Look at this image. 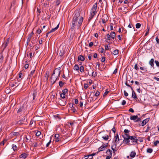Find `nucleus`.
<instances>
[{
    "label": "nucleus",
    "instance_id": "c85d7f7f",
    "mask_svg": "<svg viewBox=\"0 0 159 159\" xmlns=\"http://www.w3.org/2000/svg\"><path fill=\"white\" fill-rule=\"evenodd\" d=\"M74 69L76 71H78L79 69V67L78 65H75L74 67Z\"/></svg>",
    "mask_w": 159,
    "mask_h": 159
},
{
    "label": "nucleus",
    "instance_id": "72a5a7b5",
    "mask_svg": "<svg viewBox=\"0 0 159 159\" xmlns=\"http://www.w3.org/2000/svg\"><path fill=\"white\" fill-rule=\"evenodd\" d=\"M112 53L114 55H117L119 53V51L117 49H116V50L114 51Z\"/></svg>",
    "mask_w": 159,
    "mask_h": 159
},
{
    "label": "nucleus",
    "instance_id": "58836bf2",
    "mask_svg": "<svg viewBox=\"0 0 159 159\" xmlns=\"http://www.w3.org/2000/svg\"><path fill=\"white\" fill-rule=\"evenodd\" d=\"M35 71V69L33 70H32L31 72L30 73V74L29 75V76H30V77L32 76L33 75V74L34 73V72Z\"/></svg>",
    "mask_w": 159,
    "mask_h": 159
},
{
    "label": "nucleus",
    "instance_id": "423d86ee",
    "mask_svg": "<svg viewBox=\"0 0 159 159\" xmlns=\"http://www.w3.org/2000/svg\"><path fill=\"white\" fill-rule=\"evenodd\" d=\"M66 102L65 99H60L58 101V104L61 106H64L66 104Z\"/></svg>",
    "mask_w": 159,
    "mask_h": 159
},
{
    "label": "nucleus",
    "instance_id": "aec40b11",
    "mask_svg": "<svg viewBox=\"0 0 159 159\" xmlns=\"http://www.w3.org/2000/svg\"><path fill=\"white\" fill-rule=\"evenodd\" d=\"M136 154V153L134 151H132L131 152L130 154V157L132 158H133L135 157Z\"/></svg>",
    "mask_w": 159,
    "mask_h": 159
},
{
    "label": "nucleus",
    "instance_id": "052dcab7",
    "mask_svg": "<svg viewBox=\"0 0 159 159\" xmlns=\"http://www.w3.org/2000/svg\"><path fill=\"white\" fill-rule=\"evenodd\" d=\"M147 29H148V31L146 32V33L145 34V36H147L148 34L149 33V29L148 28H148H147Z\"/></svg>",
    "mask_w": 159,
    "mask_h": 159
},
{
    "label": "nucleus",
    "instance_id": "2f4dec72",
    "mask_svg": "<svg viewBox=\"0 0 159 159\" xmlns=\"http://www.w3.org/2000/svg\"><path fill=\"white\" fill-rule=\"evenodd\" d=\"M118 142H115L114 141V142L113 143V145H112L111 146V148H116V144H117Z\"/></svg>",
    "mask_w": 159,
    "mask_h": 159
},
{
    "label": "nucleus",
    "instance_id": "c03bdc74",
    "mask_svg": "<svg viewBox=\"0 0 159 159\" xmlns=\"http://www.w3.org/2000/svg\"><path fill=\"white\" fill-rule=\"evenodd\" d=\"M62 92L63 93L65 94L66 93H67L68 92V89H65L64 90H62Z\"/></svg>",
    "mask_w": 159,
    "mask_h": 159
},
{
    "label": "nucleus",
    "instance_id": "1a4fd4ad",
    "mask_svg": "<svg viewBox=\"0 0 159 159\" xmlns=\"http://www.w3.org/2000/svg\"><path fill=\"white\" fill-rule=\"evenodd\" d=\"M108 143L104 144L102 146L99 147L98 149V152H100L103 151L105 149V148L107 147Z\"/></svg>",
    "mask_w": 159,
    "mask_h": 159
},
{
    "label": "nucleus",
    "instance_id": "5701e85b",
    "mask_svg": "<svg viewBox=\"0 0 159 159\" xmlns=\"http://www.w3.org/2000/svg\"><path fill=\"white\" fill-rule=\"evenodd\" d=\"M105 19H106V20H108V17L106 14H104L102 16V20H105Z\"/></svg>",
    "mask_w": 159,
    "mask_h": 159
},
{
    "label": "nucleus",
    "instance_id": "412c9836",
    "mask_svg": "<svg viewBox=\"0 0 159 159\" xmlns=\"http://www.w3.org/2000/svg\"><path fill=\"white\" fill-rule=\"evenodd\" d=\"M102 137L105 141L109 139V136L107 134L102 135Z\"/></svg>",
    "mask_w": 159,
    "mask_h": 159
},
{
    "label": "nucleus",
    "instance_id": "6ab92c4d",
    "mask_svg": "<svg viewBox=\"0 0 159 159\" xmlns=\"http://www.w3.org/2000/svg\"><path fill=\"white\" fill-rule=\"evenodd\" d=\"M28 154L24 153L21 154L20 156V158H22L23 159H25L27 157Z\"/></svg>",
    "mask_w": 159,
    "mask_h": 159
},
{
    "label": "nucleus",
    "instance_id": "f257e3e1",
    "mask_svg": "<svg viewBox=\"0 0 159 159\" xmlns=\"http://www.w3.org/2000/svg\"><path fill=\"white\" fill-rule=\"evenodd\" d=\"M83 20H72V22L70 30L73 31L75 28L77 27L79 28L81 25Z\"/></svg>",
    "mask_w": 159,
    "mask_h": 159
},
{
    "label": "nucleus",
    "instance_id": "864d4df0",
    "mask_svg": "<svg viewBox=\"0 0 159 159\" xmlns=\"http://www.w3.org/2000/svg\"><path fill=\"white\" fill-rule=\"evenodd\" d=\"M99 50L100 52L101 53H103L105 52V51H104V49L102 48H100Z\"/></svg>",
    "mask_w": 159,
    "mask_h": 159
},
{
    "label": "nucleus",
    "instance_id": "a19ab883",
    "mask_svg": "<svg viewBox=\"0 0 159 159\" xmlns=\"http://www.w3.org/2000/svg\"><path fill=\"white\" fill-rule=\"evenodd\" d=\"M141 24L139 23H137L136 25V28L137 29H139L141 27Z\"/></svg>",
    "mask_w": 159,
    "mask_h": 159
},
{
    "label": "nucleus",
    "instance_id": "49530a36",
    "mask_svg": "<svg viewBox=\"0 0 159 159\" xmlns=\"http://www.w3.org/2000/svg\"><path fill=\"white\" fill-rule=\"evenodd\" d=\"M61 2V0H57L56 2V4L57 6H58Z\"/></svg>",
    "mask_w": 159,
    "mask_h": 159
},
{
    "label": "nucleus",
    "instance_id": "09e8293b",
    "mask_svg": "<svg viewBox=\"0 0 159 159\" xmlns=\"http://www.w3.org/2000/svg\"><path fill=\"white\" fill-rule=\"evenodd\" d=\"M134 68L136 70H139V67H138V64L136 63L135 65H134Z\"/></svg>",
    "mask_w": 159,
    "mask_h": 159
},
{
    "label": "nucleus",
    "instance_id": "e433bc0d",
    "mask_svg": "<svg viewBox=\"0 0 159 159\" xmlns=\"http://www.w3.org/2000/svg\"><path fill=\"white\" fill-rule=\"evenodd\" d=\"M153 151V150L151 148H148L147 150V152L148 153H151Z\"/></svg>",
    "mask_w": 159,
    "mask_h": 159
},
{
    "label": "nucleus",
    "instance_id": "13d9d810",
    "mask_svg": "<svg viewBox=\"0 0 159 159\" xmlns=\"http://www.w3.org/2000/svg\"><path fill=\"white\" fill-rule=\"evenodd\" d=\"M159 143V141L157 140L154 143V145L155 146H157V144Z\"/></svg>",
    "mask_w": 159,
    "mask_h": 159
},
{
    "label": "nucleus",
    "instance_id": "bf43d9fd",
    "mask_svg": "<svg viewBox=\"0 0 159 159\" xmlns=\"http://www.w3.org/2000/svg\"><path fill=\"white\" fill-rule=\"evenodd\" d=\"M155 63L156 64L157 66V67H159V62L158 61L155 60Z\"/></svg>",
    "mask_w": 159,
    "mask_h": 159
},
{
    "label": "nucleus",
    "instance_id": "a878e982",
    "mask_svg": "<svg viewBox=\"0 0 159 159\" xmlns=\"http://www.w3.org/2000/svg\"><path fill=\"white\" fill-rule=\"evenodd\" d=\"M9 43V40H7V42H5L2 45V47H3L4 49H5Z\"/></svg>",
    "mask_w": 159,
    "mask_h": 159
},
{
    "label": "nucleus",
    "instance_id": "37998d69",
    "mask_svg": "<svg viewBox=\"0 0 159 159\" xmlns=\"http://www.w3.org/2000/svg\"><path fill=\"white\" fill-rule=\"evenodd\" d=\"M41 8L40 7H38L37 9V12H38V14H39L40 13H41Z\"/></svg>",
    "mask_w": 159,
    "mask_h": 159
},
{
    "label": "nucleus",
    "instance_id": "a211bd4d",
    "mask_svg": "<svg viewBox=\"0 0 159 159\" xmlns=\"http://www.w3.org/2000/svg\"><path fill=\"white\" fill-rule=\"evenodd\" d=\"M59 23L57 25L56 27H55L54 28H52V29L50 31H49V33H51L56 30L59 27Z\"/></svg>",
    "mask_w": 159,
    "mask_h": 159
},
{
    "label": "nucleus",
    "instance_id": "f704fd0d",
    "mask_svg": "<svg viewBox=\"0 0 159 159\" xmlns=\"http://www.w3.org/2000/svg\"><path fill=\"white\" fill-rule=\"evenodd\" d=\"M7 140L6 139H4L3 141L0 143V146H3L4 145L5 143L6 142Z\"/></svg>",
    "mask_w": 159,
    "mask_h": 159
},
{
    "label": "nucleus",
    "instance_id": "473e14b6",
    "mask_svg": "<svg viewBox=\"0 0 159 159\" xmlns=\"http://www.w3.org/2000/svg\"><path fill=\"white\" fill-rule=\"evenodd\" d=\"M79 70L82 73L84 71V67L83 66H81L80 68H79Z\"/></svg>",
    "mask_w": 159,
    "mask_h": 159
},
{
    "label": "nucleus",
    "instance_id": "f3484780",
    "mask_svg": "<svg viewBox=\"0 0 159 159\" xmlns=\"http://www.w3.org/2000/svg\"><path fill=\"white\" fill-rule=\"evenodd\" d=\"M124 132L125 133L123 135H124V136H125V135L126 136H130L129 134V133L130 132V131L128 129H125L124 130Z\"/></svg>",
    "mask_w": 159,
    "mask_h": 159
},
{
    "label": "nucleus",
    "instance_id": "de8ad7c7",
    "mask_svg": "<svg viewBox=\"0 0 159 159\" xmlns=\"http://www.w3.org/2000/svg\"><path fill=\"white\" fill-rule=\"evenodd\" d=\"M110 155L107 156L106 157V159H110V158L111 157V156H112V153H111V152L110 153Z\"/></svg>",
    "mask_w": 159,
    "mask_h": 159
},
{
    "label": "nucleus",
    "instance_id": "4d7b16f0",
    "mask_svg": "<svg viewBox=\"0 0 159 159\" xmlns=\"http://www.w3.org/2000/svg\"><path fill=\"white\" fill-rule=\"evenodd\" d=\"M109 91H107V90L104 93L103 95V97H105L109 93Z\"/></svg>",
    "mask_w": 159,
    "mask_h": 159
},
{
    "label": "nucleus",
    "instance_id": "4be33fe9",
    "mask_svg": "<svg viewBox=\"0 0 159 159\" xmlns=\"http://www.w3.org/2000/svg\"><path fill=\"white\" fill-rule=\"evenodd\" d=\"M12 148L14 151H17L18 150V148L16 145L13 144L12 145Z\"/></svg>",
    "mask_w": 159,
    "mask_h": 159
},
{
    "label": "nucleus",
    "instance_id": "69168bd1",
    "mask_svg": "<svg viewBox=\"0 0 159 159\" xmlns=\"http://www.w3.org/2000/svg\"><path fill=\"white\" fill-rule=\"evenodd\" d=\"M34 34V33L32 32L28 36V37L31 38L32 36Z\"/></svg>",
    "mask_w": 159,
    "mask_h": 159
},
{
    "label": "nucleus",
    "instance_id": "6e6d98bb",
    "mask_svg": "<svg viewBox=\"0 0 159 159\" xmlns=\"http://www.w3.org/2000/svg\"><path fill=\"white\" fill-rule=\"evenodd\" d=\"M147 128L145 131V132H148L149 130V129H150V127H149V125H147Z\"/></svg>",
    "mask_w": 159,
    "mask_h": 159
},
{
    "label": "nucleus",
    "instance_id": "774afa93",
    "mask_svg": "<svg viewBox=\"0 0 159 159\" xmlns=\"http://www.w3.org/2000/svg\"><path fill=\"white\" fill-rule=\"evenodd\" d=\"M156 40L157 42V43L159 44V39L158 38V36L156 37Z\"/></svg>",
    "mask_w": 159,
    "mask_h": 159
},
{
    "label": "nucleus",
    "instance_id": "c9c22d12",
    "mask_svg": "<svg viewBox=\"0 0 159 159\" xmlns=\"http://www.w3.org/2000/svg\"><path fill=\"white\" fill-rule=\"evenodd\" d=\"M45 77L46 78V80H47L49 77V72L48 71L46 72Z\"/></svg>",
    "mask_w": 159,
    "mask_h": 159
},
{
    "label": "nucleus",
    "instance_id": "9d476101",
    "mask_svg": "<svg viewBox=\"0 0 159 159\" xmlns=\"http://www.w3.org/2000/svg\"><path fill=\"white\" fill-rule=\"evenodd\" d=\"M123 137L124 139L123 142L126 144L129 143L130 140V136L125 137V136H124V135H123Z\"/></svg>",
    "mask_w": 159,
    "mask_h": 159
},
{
    "label": "nucleus",
    "instance_id": "7ed1b4c3",
    "mask_svg": "<svg viewBox=\"0 0 159 159\" xmlns=\"http://www.w3.org/2000/svg\"><path fill=\"white\" fill-rule=\"evenodd\" d=\"M130 140V144L131 145H135L136 144L138 143V139H137L135 136H131Z\"/></svg>",
    "mask_w": 159,
    "mask_h": 159
},
{
    "label": "nucleus",
    "instance_id": "9b49d317",
    "mask_svg": "<svg viewBox=\"0 0 159 159\" xmlns=\"http://www.w3.org/2000/svg\"><path fill=\"white\" fill-rule=\"evenodd\" d=\"M18 81V80H17V82H16V80H15V81L13 82L14 84L15 87V88L18 87L19 88H22L23 87V85L21 83L18 84L17 82Z\"/></svg>",
    "mask_w": 159,
    "mask_h": 159
},
{
    "label": "nucleus",
    "instance_id": "2eb2a0df",
    "mask_svg": "<svg viewBox=\"0 0 159 159\" xmlns=\"http://www.w3.org/2000/svg\"><path fill=\"white\" fill-rule=\"evenodd\" d=\"M132 97L135 100L138 99V98H137V96L136 95V93L134 92L133 89L132 90Z\"/></svg>",
    "mask_w": 159,
    "mask_h": 159
},
{
    "label": "nucleus",
    "instance_id": "393cba45",
    "mask_svg": "<svg viewBox=\"0 0 159 159\" xmlns=\"http://www.w3.org/2000/svg\"><path fill=\"white\" fill-rule=\"evenodd\" d=\"M110 36L111 38L114 39H115V37H116V33L114 32H113L111 33Z\"/></svg>",
    "mask_w": 159,
    "mask_h": 159
},
{
    "label": "nucleus",
    "instance_id": "39448f33",
    "mask_svg": "<svg viewBox=\"0 0 159 159\" xmlns=\"http://www.w3.org/2000/svg\"><path fill=\"white\" fill-rule=\"evenodd\" d=\"M54 141L55 142L61 143L63 141L62 138L60 137L59 134H55Z\"/></svg>",
    "mask_w": 159,
    "mask_h": 159
},
{
    "label": "nucleus",
    "instance_id": "e2e57ef3",
    "mask_svg": "<svg viewBox=\"0 0 159 159\" xmlns=\"http://www.w3.org/2000/svg\"><path fill=\"white\" fill-rule=\"evenodd\" d=\"M99 94H100V92L99 91H98L96 92L94 95L98 97L99 95Z\"/></svg>",
    "mask_w": 159,
    "mask_h": 159
},
{
    "label": "nucleus",
    "instance_id": "cd10ccee",
    "mask_svg": "<svg viewBox=\"0 0 159 159\" xmlns=\"http://www.w3.org/2000/svg\"><path fill=\"white\" fill-rule=\"evenodd\" d=\"M154 59H151L149 62V64L152 67H153L154 66Z\"/></svg>",
    "mask_w": 159,
    "mask_h": 159
},
{
    "label": "nucleus",
    "instance_id": "4c0bfd02",
    "mask_svg": "<svg viewBox=\"0 0 159 159\" xmlns=\"http://www.w3.org/2000/svg\"><path fill=\"white\" fill-rule=\"evenodd\" d=\"M12 134L13 135L16 136H19L20 135V134L18 132H14Z\"/></svg>",
    "mask_w": 159,
    "mask_h": 159
},
{
    "label": "nucleus",
    "instance_id": "4468645a",
    "mask_svg": "<svg viewBox=\"0 0 159 159\" xmlns=\"http://www.w3.org/2000/svg\"><path fill=\"white\" fill-rule=\"evenodd\" d=\"M78 60L83 61L85 60V57L82 55H79L78 57Z\"/></svg>",
    "mask_w": 159,
    "mask_h": 159
},
{
    "label": "nucleus",
    "instance_id": "ddd939ff",
    "mask_svg": "<svg viewBox=\"0 0 159 159\" xmlns=\"http://www.w3.org/2000/svg\"><path fill=\"white\" fill-rule=\"evenodd\" d=\"M150 118H146L142 122V123L139 124V125L141 126H143L145 125L146 124L148 123L149 120Z\"/></svg>",
    "mask_w": 159,
    "mask_h": 159
},
{
    "label": "nucleus",
    "instance_id": "a18cd8bd",
    "mask_svg": "<svg viewBox=\"0 0 159 159\" xmlns=\"http://www.w3.org/2000/svg\"><path fill=\"white\" fill-rule=\"evenodd\" d=\"M60 97L61 98H62V99H64L65 98V95L64 93H61L60 94Z\"/></svg>",
    "mask_w": 159,
    "mask_h": 159
},
{
    "label": "nucleus",
    "instance_id": "20e7f679",
    "mask_svg": "<svg viewBox=\"0 0 159 159\" xmlns=\"http://www.w3.org/2000/svg\"><path fill=\"white\" fill-rule=\"evenodd\" d=\"M80 14L79 11L75 12L73 20H83V17L80 16Z\"/></svg>",
    "mask_w": 159,
    "mask_h": 159
},
{
    "label": "nucleus",
    "instance_id": "f8f14e48",
    "mask_svg": "<svg viewBox=\"0 0 159 159\" xmlns=\"http://www.w3.org/2000/svg\"><path fill=\"white\" fill-rule=\"evenodd\" d=\"M27 120L26 119L25 117H24L22 119L19 120L17 121V123L19 125H21L25 124V122H26Z\"/></svg>",
    "mask_w": 159,
    "mask_h": 159
},
{
    "label": "nucleus",
    "instance_id": "f03ea898",
    "mask_svg": "<svg viewBox=\"0 0 159 159\" xmlns=\"http://www.w3.org/2000/svg\"><path fill=\"white\" fill-rule=\"evenodd\" d=\"M97 3L93 6L90 12V16L88 20H91L96 15L97 12Z\"/></svg>",
    "mask_w": 159,
    "mask_h": 159
},
{
    "label": "nucleus",
    "instance_id": "8fccbe9b",
    "mask_svg": "<svg viewBox=\"0 0 159 159\" xmlns=\"http://www.w3.org/2000/svg\"><path fill=\"white\" fill-rule=\"evenodd\" d=\"M3 56L1 54H0V62H2L3 60Z\"/></svg>",
    "mask_w": 159,
    "mask_h": 159
},
{
    "label": "nucleus",
    "instance_id": "ea45409f",
    "mask_svg": "<svg viewBox=\"0 0 159 159\" xmlns=\"http://www.w3.org/2000/svg\"><path fill=\"white\" fill-rule=\"evenodd\" d=\"M111 152V153H112V151L110 149H108L107 150L106 153L107 154L109 155H110V154H111L110 153Z\"/></svg>",
    "mask_w": 159,
    "mask_h": 159
},
{
    "label": "nucleus",
    "instance_id": "338daca9",
    "mask_svg": "<svg viewBox=\"0 0 159 159\" xmlns=\"http://www.w3.org/2000/svg\"><path fill=\"white\" fill-rule=\"evenodd\" d=\"M88 87V84H84V88L85 89H87Z\"/></svg>",
    "mask_w": 159,
    "mask_h": 159
},
{
    "label": "nucleus",
    "instance_id": "0e129e2a",
    "mask_svg": "<svg viewBox=\"0 0 159 159\" xmlns=\"http://www.w3.org/2000/svg\"><path fill=\"white\" fill-rule=\"evenodd\" d=\"M37 94L35 93H34L33 94V99L34 100L35 98L36 97V96Z\"/></svg>",
    "mask_w": 159,
    "mask_h": 159
},
{
    "label": "nucleus",
    "instance_id": "0eeeda50",
    "mask_svg": "<svg viewBox=\"0 0 159 159\" xmlns=\"http://www.w3.org/2000/svg\"><path fill=\"white\" fill-rule=\"evenodd\" d=\"M42 144V142L41 141H34L32 146L34 147H37L40 146Z\"/></svg>",
    "mask_w": 159,
    "mask_h": 159
},
{
    "label": "nucleus",
    "instance_id": "dca6fc26",
    "mask_svg": "<svg viewBox=\"0 0 159 159\" xmlns=\"http://www.w3.org/2000/svg\"><path fill=\"white\" fill-rule=\"evenodd\" d=\"M24 106H22L21 107H20L18 109V110L17 111V113H21L24 111Z\"/></svg>",
    "mask_w": 159,
    "mask_h": 159
},
{
    "label": "nucleus",
    "instance_id": "79ce46f5",
    "mask_svg": "<svg viewBox=\"0 0 159 159\" xmlns=\"http://www.w3.org/2000/svg\"><path fill=\"white\" fill-rule=\"evenodd\" d=\"M16 4V2L15 1H13L11 2V8L12 7H14L15 4Z\"/></svg>",
    "mask_w": 159,
    "mask_h": 159
},
{
    "label": "nucleus",
    "instance_id": "7c9ffc66",
    "mask_svg": "<svg viewBox=\"0 0 159 159\" xmlns=\"http://www.w3.org/2000/svg\"><path fill=\"white\" fill-rule=\"evenodd\" d=\"M31 42L33 44L35 43L36 42V38L34 37L32 39Z\"/></svg>",
    "mask_w": 159,
    "mask_h": 159
},
{
    "label": "nucleus",
    "instance_id": "603ef678",
    "mask_svg": "<svg viewBox=\"0 0 159 159\" xmlns=\"http://www.w3.org/2000/svg\"><path fill=\"white\" fill-rule=\"evenodd\" d=\"M92 75L94 77H95V76H97V72H95L94 71H93L92 72Z\"/></svg>",
    "mask_w": 159,
    "mask_h": 159
},
{
    "label": "nucleus",
    "instance_id": "6e6552de",
    "mask_svg": "<svg viewBox=\"0 0 159 159\" xmlns=\"http://www.w3.org/2000/svg\"><path fill=\"white\" fill-rule=\"evenodd\" d=\"M56 71L57 73L58 74L57 77H59L61 74V67H58L56 68L53 71V73L52 74V76L55 74Z\"/></svg>",
    "mask_w": 159,
    "mask_h": 159
},
{
    "label": "nucleus",
    "instance_id": "c756f323",
    "mask_svg": "<svg viewBox=\"0 0 159 159\" xmlns=\"http://www.w3.org/2000/svg\"><path fill=\"white\" fill-rule=\"evenodd\" d=\"M59 85L61 88L62 87L64 84H65V83H63L62 81H60L59 82Z\"/></svg>",
    "mask_w": 159,
    "mask_h": 159
},
{
    "label": "nucleus",
    "instance_id": "680f3d73",
    "mask_svg": "<svg viewBox=\"0 0 159 159\" xmlns=\"http://www.w3.org/2000/svg\"><path fill=\"white\" fill-rule=\"evenodd\" d=\"M107 35V40H110L111 39V37L110 35L109 34H108Z\"/></svg>",
    "mask_w": 159,
    "mask_h": 159
},
{
    "label": "nucleus",
    "instance_id": "b1692460",
    "mask_svg": "<svg viewBox=\"0 0 159 159\" xmlns=\"http://www.w3.org/2000/svg\"><path fill=\"white\" fill-rule=\"evenodd\" d=\"M138 118L137 116H130V119L131 120H136V119Z\"/></svg>",
    "mask_w": 159,
    "mask_h": 159
},
{
    "label": "nucleus",
    "instance_id": "5fc2aeb1",
    "mask_svg": "<svg viewBox=\"0 0 159 159\" xmlns=\"http://www.w3.org/2000/svg\"><path fill=\"white\" fill-rule=\"evenodd\" d=\"M41 134V132L40 131H37L36 133V135L37 136H39Z\"/></svg>",
    "mask_w": 159,
    "mask_h": 159
},
{
    "label": "nucleus",
    "instance_id": "bb28decb",
    "mask_svg": "<svg viewBox=\"0 0 159 159\" xmlns=\"http://www.w3.org/2000/svg\"><path fill=\"white\" fill-rule=\"evenodd\" d=\"M115 142H118L119 141V136L118 134H117L116 135L115 137Z\"/></svg>",
    "mask_w": 159,
    "mask_h": 159
},
{
    "label": "nucleus",
    "instance_id": "3c124183",
    "mask_svg": "<svg viewBox=\"0 0 159 159\" xmlns=\"http://www.w3.org/2000/svg\"><path fill=\"white\" fill-rule=\"evenodd\" d=\"M72 111L74 112H75L76 111V110L75 108L74 107H73V104H72Z\"/></svg>",
    "mask_w": 159,
    "mask_h": 159
}]
</instances>
